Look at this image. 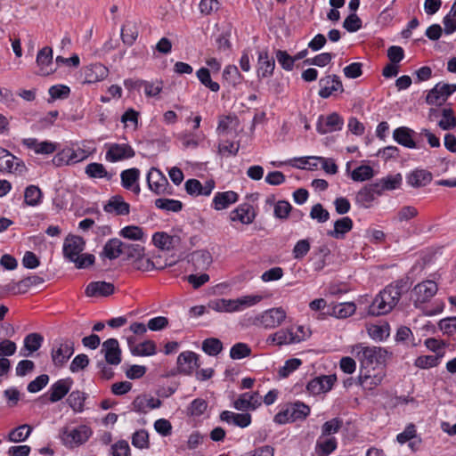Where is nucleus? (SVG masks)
<instances>
[{
  "label": "nucleus",
  "mask_w": 456,
  "mask_h": 456,
  "mask_svg": "<svg viewBox=\"0 0 456 456\" xmlns=\"http://www.w3.org/2000/svg\"><path fill=\"white\" fill-rule=\"evenodd\" d=\"M398 302V294L394 289L385 288L369 306L368 314L372 316L387 314L394 309Z\"/></svg>",
  "instance_id": "nucleus-1"
},
{
  "label": "nucleus",
  "mask_w": 456,
  "mask_h": 456,
  "mask_svg": "<svg viewBox=\"0 0 456 456\" xmlns=\"http://www.w3.org/2000/svg\"><path fill=\"white\" fill-rule=\"evenodd\" d=\"M310 414V407L302 402L289 403L287 408L279 411L274 416V421L278 424L294 422L299 419H305Z\"/></svg>",
  "instance_id": "nucleus-2"
},
{
  "label": "nucleus",
  "mask_w": 456,
  "mask_h": 456,
  "mask_svg": "<svg viewBox=\"0 0 456 456\" xmlns=\"http://www.w3.org/2000/svg\"><path fill=\"white\" fill-rule=\"evenodd\" d=\"M357 357L362 366L368 367L374 363L382 364L386 362L387 351L378 346H364L362 344L355 346Z\"/></svg>",
  "instance_id": "nucleus-3"
},
{
  "label": "nucleus",
  "mask_w": 456,
  "mask_h": 456,
  "mask_svg": "<svg viewBox=\"0 0 456 456\" xmlns=\"http://www.w3.org/2000/svg\"><path fill=\"white\" fill-rule=\"evenodd\" d=\"M85 240L82 237L77 235H69L63 244V255L69 261L76 264L77 268H85L86 262L77 261L80 253L84 250Z\"/></svg>",
  "instance_id": "nucleus-4"
},
{
  "label": "nucleus",
  "mask_w": 456,
  "mask_h": 456,
  "mask_svg": "<svg viewBox=\"0 0 456 456\" xmlns=\"http://www.w3.org/2000/svg\"><path fill=\"white\" fill-rule=\"evenodd\" d=\"M456 92V84L439 82L428 92L426 102L428 105L442 106Z\"/></svg>",
  "instance_id": "nucleus-5"
},
{
  "label": "nucleus",
  "mask_w": 456,
  "mask_h": 456,
  "mask_svg": "<svg viewBox=\"0 0 456 456\" xmlns=\"http://www.w3.org/2000/svg\"><path fill=\"white\" fill-rule=\"evenodd\" d=\"M92 435V430L87 426L82 425L77 428H64L60 437L66 446L73 447L85 443Z\"/></svg>",
  "instance_id": "nucleus-6"
},
{
  "label": "nucleus",
  "mask_w": 456,
  "mask_h": 456,
  "mask_svg": "<svg viewBox=\"0 0 456 456\" xmlns=\"http://www.w3.org/2000/svg\"><path fill=\"white\" fill-rule=\"evenodd\" d=\"M74 342L70 339H61L58 345L53 347L51 357L55 367H62L74 354Z\"/></svg>",
  "instance_id": "nucleus-7"
},
{
  "label": "nucleus",
  "mask_w": 456,
  "mask_h": 456,
  "mask_svg": "<svg viewBox=\"0 0 456 456\" xmlns=\"http://www.w3.org/2000/svg\"><path fill=\"white\" fill-rule=\"evenodd\" d=\"M319 96L328 99L338 93H343L344 87L340 77L338 75H326L319 80Z\"/></svg>",
  "instance_id": "nucleus-8"
},
{
  "label": "nucleus",
  "mask_w": 456,
  "mask_h": 456,
  "mask_svg": "<svg viewBox=\"0 0 456 456\" xmlns=\"http://www.w3.org/2000/svg\"><path fill=\"white\" fill-rule=\"evenodd\" d=\"M134 150L128 143H111L106 151L105 159L113 163L134 158Z\"/></svg>",
  "instance_id": "nucleus-9"
},
{
  "label": "nucleus",
  "mask_w": 456,
  "mask_h": 456,
  "mask_svg": "<svg viewBox=\"0 0 456 456\" xmlns=\"http://www.w3.org/2000/svg\"><path fill=\"white\" fill-rule=\"evenodd\" d=\"M26 169L24 162L5 149L0 148V171L21 174Z\"/></svg>",
  "instance_id": "nucleus-10"
},
{
  "label": "nucleus",
  "mask_w": 456,
  "mask_h": 456,
  "mask_svg": "<svg viewBox=\"0 0 456 456\" xmlns=\"http://www.w3.org/2000/svg\"><path fill=\"white\" fill-rule=\"evenodd\" d=\"M286 318V312L282 307L272 308L264 312L256 318L265 328H275L279 326Z\"/></svg>",
  "instance_id": "nucleus-11"
},
{
  "label": "nucleus",
  "mask_w": 456,
  "mask_h": 456,
  "mask_svg": "<svg viewBox=\"0 0 456 456\" xmlns=\"http://www.w3.org/2000/svg\"><path fill=\"white\" fill-rule=\"evenodd\" d=\"M53 49L50 46H45L38 51L36 60L39 68L37 75L49 76L56 70L53 67Z\"/></svg>",
  "instance_id": "nucleus-12"
},
{
  "label": "nucleus",
  "mask_w": 456,
  "mask_h": 456,
  "mask_svg": "<svg viewBox=\"0 0 456 456\" xmlns=\"http://www.w3.org/2000/svg\"><path fill=\"white\" fill-rule=\"evenodd\" d=\"M437 292V285L435 281L428 280L417 284L413 288V293L416 296L414 300L415 306L418 304H423L429 301Z\"/></svg>",
  "instance_id": "nucleus-13"
},
{
  "label": "nucleus",
  "mask_w": 456,
  "mask_h": 456,
  "mask_svg": "<svg viewBox=\"0 0 456 456\" xmlns=\"http://www.w3.org/2000/svg\"><path fill=\"white\" fill-rule=\"evenodd\" d=\"M147 183L151 191L157 195L164 194L168 186L167 177L156 167H151L148 172Z\"/></svg>",
  "instance_id": "nucleus-14"
},
{
  "label": "nucleus",
  "mask_w": 456,
  "mask_h": 456,
  "mask_svg": "<svg viewBox=\"0 0 456 456\" xmlns=\"http://www.w3.org/2000/svg\"><path fill=\"white\" fill-rule=\"evenodd\" d=\"M343 124V118L337 112H333L326 118L323 116L319 118L317 131L322 134L339 131Z\"/></svg>",
  "instance_id": "nucleus-15"
},
{
  "label": "nucleus",
  "mask_w": 456,
  "mask_h": 456,
  "mask_svg": "<svg viewBox=\"0 0 456 456\" xmlns=\"http://www.w3.org/2000/svg\"><path fill=\"white\" fill-rule=\"evenodd\" d=\"M199 356L191 351L181 353L177 357V369L179 373L190 375L195 368H199Z\"/></svg>",
  "instance_id": "nucleus-16"
},
{
  "label": "nucleus",
  "mask_w": 456,
  "mask_h": 456,
  "mask_svg": "<svg viewBox=\"0 0 456 456\" xmlns=\"http://www.w3.org/2000/svg\"><path fill=\"white\" fill-rule=\"evenodd\" d=\"M184 187L187 193L192 197H207L210 195L215 188V182L214 180H208L204 184H202L199 180L192 178L185 182Z\"/></svg>",
  "instance_id": "nucleus-17"
},
{
  "label": "nucleus",
  "mask_w": 456,
  "mask_h": 456,
  "mask_svg": "<svg viewBox=\"0 0 456 456\" xmlns=\"http://www.w3.org/2000/svg\"><path fill=\"white\" fill-rule=\"evenodd\" d=\"M102 352L105 361L111 365H118L121 362V349L116 338H109L102 343Z\"/></svg>",
  "instance_id": "nucleus-18"
},
{
  "label": "nucleus",
  "mask_w": 456,
  "mask_h": 456,
  "mask_svg": "<svg viewBox=\"0 0 456 456\" xmlns=\"http://www.w3.org/2000/svg\"><path fill=\"white\" fill-rule=\"evenodd\" d=\"M83 75L84 84H93L105 79L109 75V69L102 63H94L85 67Z\"/></svg>",
  "instance_id": "nucleus-19"
},
{
  "label": "nucleus",
  "mask_w": 456,
  "mask_h": 456,
  "mask_svg": "<svg viewBox=\"0 0 456 456\" xmlns=\"http://www.w3.org/2000/svg\"><path fill=\"white\" fill-rule=\"evenodd\" d=\"M73 380L71 378L59 379L53 383L49 390L48 401L50 403H57L63 399L69 392Z\"/></svg>",
  "instance_id": "nucleus-20"
},
{
  "label": "nucleus",
  "mask_w": 456,
  "mask_h": 456,
  "mask_svg": "<svg viewBox=\"0 0 456 456\" xmlns=\"http://www.w3.org/2000/svg\"><path fill=\"white\" fill-rule=\"evenodd\" d=\"M262 396L258 392L244 393L233 403V406L238 411L255 410L261 405Z\"/></svg>",
  "instance_id": "nucleus-21"
},
{
  "label": "nucleus",
  "mask_w": 456,
  "mask_h": 456,
  "mask_svg": "<svg viewBox=\"0 0 456 456\" xmlns=\"http://www.w3.org/2000/svg\"><path fill=\"white\" fill-rule=\"evenodd\" d=\"M401 174L389 175L383 177L377 183L371 184V191L377 194H380L384 191H392L400 187L402 184Z\"/></svg>",
  "instance_id": "nucleus-22"
},
{
  "label": "nucleus",
  "mask_w": 456,
  "mask_h": 456,
  "mask_svg": "<svg viewBox=\"0 0 456 456\" xmlns=\"http://www.w3.org/2000/svg\"><path fill=\"white\" fill-rule=\"evenodd\" d=\"M22 144L28 149L34 151L36 154L49 155L57 150L56 143L48 141L39 142L36 138L23 139Z\"/></svg>",
  "instance_id": "nucleus-23"
},
{
  "label": "nucleus",
  "mask_w": 456,
  "mask_h": 456,
  "mask_svg": "<svg viewBox=\"0 0 456 456\" xmlns=\"http://www.w3.org/2000/svg\"><path fill=\"white\" fill-rule=\"evenodd\" d=\"M121 183L122 186L133 191L135 195H138L140 192V186L138 183L140 177V170L136 167H132L129 169H126L121 172Z\"/></svg>",
  "instance_id": "nucleus-24"
},
{
  "label": "nucleus",
  "mask_w": 456,
  "mask_h": 456,
  "mask_svg": "<svg viewBox=\"0 0 456 456\" xmlns=\"http://www.w3.org/2000/svg\"><path fill=\"white\" fill-rule=\"evenodd\" d=\"M262 296L249 295L237 299H224L225 312L240 311L244 306H251L262 300Z\"/></svg>",
  "instance_id": "nucleus-25"
},
{
  "label": "nucleus",
  "mask_w": 456,
  "mask_h": 456,
  "mask_svg": "<svg viewBox=\"0 0 456 456\" xmlns=\"http://www.w3.org/2000/svg\"><path fill=\"white\" fill-rule=\"evenodd\" d=\"M257 65L258 77H267L273 75L275 61L274 59L269 55L267 50H263L258 53Z\"/></svg>",
  "instance_id": "nucleus-26"
},
{
  "label": "nucleus",
  "mask_w": 456,
  "mask_h": 456,
  "mask_svg": "<svg viewBox=\"0 0 456 456\" xmlns=\"http://www.w3.org/2000/svg\"><path fill=\"white\" fill-rule=\"evenodd\" d=\"M256 213L253 207L244 202L236 209L231 212L230 218L232 221H240L244 224H251L255 218Z\"/></svg>",
  "instance_id": "nucleus-27"
},
{
  "label": "nucleus",
  "mask_w": 456,
  "mask_h": 456,
  "mask_svg": "<svg viewBox=\"0 0 456 456\" xmlns=\"http://www.w3.org/2000/svg\"><path fill=\"white\" fill-rule=\"evenodd\" d=\"M115 287L110 282L106 281H92L86 289L87 297H108L113 294Z\"/></svg>",
  "instance_id": "nucleus-28"
},
{
  "label": "nucleus",
  "mask_w": 456,
  "mask_h": 456,
  "mask_svg": "<svg viewBox=\"0 0 456 456\" xmlns=\"http://www.w3.org/2000/svg\"><path fill=\"white\" fill-rule=\"evenodd\" d=\"M220 419L243 428L251 423V415L247 412L234 413L232 411H224L220 414Z\"/></svg>",
  "instance_id": "nucleus-29"
},
{
  "label": "nucleus",
  "mask_w": 456,
  "mask_h": 456,
  "mask_svg": "<svg viewBox=\"0 0 456 456\" xmlns=\"http://www.w3.org/2000/svg\"><path fill=\"white\" fill-rule=\"evenodd\" d=\"M414 131L406 126H400L394 130L393 138L399 144L409 148L414 149L417 147L416 142L412 139Z\"/></svg>",
  "instance_id": "nucleus-30"
},
{
  "label": "nucleus",
  "mask_w": 456,
  "mask_h": 456,
  "mask_svg": "<svg viewBox=\"0 0 456 456\" xmlns=\"http://www.w3.org/2000/svg\"><path fill=\"white\" fill-rule=\"evenodd\" d=\"M352 229V219L348 216L342 217L334 223V229L332 231H329L328 235L335 239L342 240Z\"/></svg>",
  "instance_id": "nucleus-31"
},
{
  "label": "nucleus",
  "mask_w": 456,
  "mask_h": 456,
  "mask_svg": "<svg viewBox=\"0 0 456 456\" xmlns=\"http://www.w3.org/2000/svg\"><path fill=\"white\" fill-rule=\"evenodd\" d=\"M407 183L412 187H423L432 181V174L424 169H416L407 175Z\"/></svg>",
  "instance_id": "nucleus-32"
},
{
  "label": "nucleus",
  "mask_w": 456,
  "mask_h": 456,
  "mask_svg": "<svg viewBox=\"0 0 456 456\" xmlns=\"http://www.w3.org/2000/svg\"><path fill=\"white\" fill-rule=\"evenodd\" d=\"M125 243L117 238L109 240L103 247L102 256L113 260L123 254Z\"/></svg>",
  "instance_id": "nucleus-33"
},
{
  "label": "nucleus",
  "mask_w": 456,
  "mask_h": 456,
  "mask_svg": "<svg viewBox=\"0 0 456 456\" xmlns=\"http://www.w3.org/2000/svg\"><path fill=\"white\" fill-rule=\"evenodd\" d=\"M304 335L301 337L299 335H295L291 330H280L279 331L275 332L273 335L270 336L269 339L272 340V342L281 346V345H287L291 343L299 342L302 340Z\"/></svg>",
  "instance_id": "nucleus-34"
},
{
  "label": "nucleus",
  "mask_w": 456,
  "mask_h": 456,
  "mask_svg": "<svg viewBox=\"0 0 456 456\" xmlns=\"http://www.w3.org/2000/svg\"><path fill=\"white\" fill-rule=\"evenodd\" d=\"M330 311L328 313L337 318H346L354 314L356 306L353 302L331 304L329 305Z\"/></svg>",
  "instance_id": "nucleus-35"
},
{
  "label": "nucleus",
  "mask_w": 456,
  "mask_h": 456,
  "mask_svg": "<svg viewBox=\"0 0 456 456\" xmlns=\"http://www.w3.org/2000/svg\"><path fill=\"white\" fill-rule=\"evenodd\" d=\"M438 126L443 130H452L456 127V117L451 103L441 110V119L438 121Z\"/></svg>",
  "instance_id": "nucleus-36"
},
{
  "label": "nucleus",
  "mask_w": 456,
  "mask_h": 456,
  "mask_svg": "<svg viewBox=\"0 0 456 456\" xmlns=\"http://www.w3.org/2000/svg\"><path fill=\"white\" fill-rule=\"evenodd\" d=\"M86 399V393L79 390H74L69 395L66 402L74 412H82L84 411Z\"/></svg>",
  "instance_id": "nucleus-37"
},
{
  "label": "nucleus",
  "mask_w": 456,
  "mask_h": 456,
  "mask_svg": "<svg viewBox=\"0 0 456 456\" xmlns=\"http://www.w3.org/2000/svg\"><path fill=\"white\" fill-rule=\"evenodd\" d=\"M44 338L39 333H29L24 338L23 348L28 351V354H22L24 356H28L32 353L37 351L43 343Z\"/></svg>",
  "instance_id": "nucleus-38"
},
{
  "label": "nucleus",
  "mask_w": 456,
  "mask_h": 456,
  "mask_svg": "<svg viewBox=\"0 0 456 456\" xmlns=\"http://www.w3.org/2000/svg\"><path fill=\"white\" fill-rule=\"evenodd\" d=\"M177 237L170 236L167 232H158L152 236L153 244L160 248L169 250L174 247V241Z\"/></svg>",
  "instance_id": "nucleus-39"
},
{
  "label": "nucleus",
  "mask_w": 456,
  "mask_h": 456,
  "mask_svg": "<svg viewBox=\"0 0 456 456\" xmlns=\"http://www.w3.org/2000/svg\"><path fill=\"white\" fill-rule=\"evenodd\" d=\"M138 37V28L135 23L127 21L121 29V38L123 43L132 45Z\"/></svg>",
  "instance_id": "nucleus-40"
},
{
  "label": "nucleus",
  "mask_w": 456,
  "mask_h": 456,
  "mask_svg": "<svg viewBox=\"0 0 456 456\" xmlns=\"http://www.w3.org/2000/svg\"><path fill=\"white\" fill-rule=\"evenodd\" d=\"M103 209L115 216H126L129 214L130 206L126 201H108Z\"/></svg>",
  "instance_id": "nucleus-41"
},
{
  "label": "nucleus",
  "mask_w": 456,
  "mask_h": 456,
  "mask_svg": "<svg viewBox=\"0 0 456 456\" xmlns=\"http://www.w3.org/2000/svg\"><path fill=\"white\" fill-rule=\"evenodd\" d=\"M211 256L208 251L198 250L191 255L190 261L195 266L196 269H204L208 266L211 263Z\"/></svg>",
  "instance_id": "nucleus-42"
},
{
  "label": "nucleus",
  "mask_w": 456,
  "mask_h": 456,
  "mask_svg": "<svg viewBox=\"0 0 456 456\" xmlns=\"http://www.w3.org/2000/svg\"><path fill=\"white\" fill-rule=\"evenodd\" d=\"M383 379V377L380 375H370L367 373H362L361 370L360 375L356 379L357 385L362 386L368 389H372L373 387L379 386Z\"/></svg>",
  "instance_id": "nucleus-43"
},
{
  "label": "nucleus",
  "mask_w": 456,
  "mask_h": 456,
  "mask_svg": "<svg viewBox=\"0 0 456 456\" xmlns=\"http://www.w3.org/2000/svg\"><path fill=\"white\" fill-rule=\"evenodd\" d=\"M32 428L27 424L12 429L8 435V440L13 443L25 441L30 435Z\"/></svg>",
  "instance_id": "nucleus-44"
},
{
  "label": "nucleus",
  "mask_w": 456,
  "mask_h": 456,
  "mask_svg": "<svg viewBox=\"0 0 456 456\" xmlns=\"http://www.w3.org/2000/svg\"><path fill=\"white\" fill-rule=\"evenodd\" d=\"M156 354V344L152 340H146L135 347H132V354L137 356H151Z\"/></svg>",
  "instance_id": "nucleus-45"
},
{
  "label": "nucleus",
  "mask_w": 456,
  "mask_h": 456,
  "mask_svg": "<svg viewBox=\"0 0 456 456\" xmlns=\"http://www.w3.org/2000/svg\"><path fill=\"white\" fill-rule=\"evenodd\" d=\"M196 75L200 83L209 88L212 92L219 91L220 86L218 83L212 81L208 69L200 68L197 70Z\"/></svg>",
  "instance_id": "nucleus-46"
},
{
  "label": "nucleus",
  "mask_w": 456,
  "mask_h": 456,
  "mask_svg": "<svg viewBox=\"0 0 456 456\" xmlns=\"http://www.w3.org/2000/svg\"><path fill=\"white\" fill-rule=\"evenodd\" d=\"M43 282H44V279L40 276H37V275L28 276V277L22 279L21 281H20L17 283L7 285L6 290L14 291L15 287L24 286V289L22 290V292H26L29 287H31L33 285L42 284Z\"/></svg>",
  "instance_id": "nucleus-47"
},
{
  "label": "nucleus",
  "mask_w": 456,
  "mask_h": 456,
  "mask_svg": "<svg viewBox=\"0 0 456 456\" xmlns=\"http://www.w3.org/2000/svg\"><path fill=\"white\" fill-rule=\"evenodd\" d=\"M202 350L211 356H216L223 350V344L216 338H206L202 343Z\"/></svg>",
  "instance_id": "nucleus-48"
},
{
  "label": "nucleus",
  "mask_w": 456,
  "mask_h": 456,
  "mask_svg": "<svg viewBox=\"0 0 456 456\" xmlns=\"http://www.w3.org/2000/svg\"><path fill=\"white\" fill-rule=\"evenodd\" d=\"M442 357L443 354H437L436 355H421L415 360L414 364L420 369L435 367L439 364Z\"/></svg>",
  "instance_id": "nucleus-49"
},
{
  "label": "nucleus",
  "mask_w": 456,
  "mask_h": 456,
  "mask_svg": "<svg viewBox=\"0 0 456 456\" xmlns=\"http://www.w3.org/2000/svg\"><path fill=\"white\" fill-rule=\"evenodd\" d=\"M337 448V441L330 437L323 442L318 441L315 447L317 456H328Z\"/></svg>",
  "instance_id": "nucleus-50"
},
{
  "label": "nucleus",
  "mask_w": 456,
  "mask_h": 456,
  "mask_svg": "<svg viewBox=\"0 0 456 456\" xmlns=\"http://www.w3.org/2000/svg\"><path fill=\"white\" fill-rule=\"evenodd\" d=\"M223 77L232 86L240 84L242 79V77L235 65L226 66L223 72Z\"/></svg>",
  "instance_id": "nucleus-51"
},
{
  "label": "nucleus",
  "mask_w": 456,
  "mask_h": 456,
  "mask_svg": "<svg viewBox=\"0 0 456 456\" xmlns=\"http://www.w3.org/2000/svg\"><path fill=\"white\" fill-rule=\"evenodd\" d=\"M250 354L251 348L245 343H237L230 350V357L234 360L245 358Z\"/></svg>",
  "instance_id": "nucleus-52"
},
{
  "label": "nucleus",
  "mask_w": 456,
  "mask_h": 456,
  "mask_svg": "<svg viewBox=\"0 0 456 456\" xmlns=\"http://www.w3.org/2000/svg\"><path fill=\"white\" fill-rule=\"evenodd\" d=\"M132 444L139 449L148 448L150 445L148 432L144 429L134 432L132 436Z\"/></svg>",
  "instance_id": "nucleus-53"
},
{
  "label": "nucleus",
  "mask_w": 456,
  "mask_h": 456,
  "mask_svg": "<svg viewBox=\"0 0 456 456\" xmlns=\"http://www.w3.org/2000/svg\"><path fill=\"white\" fill-rule=\"evenodd\" d=\"M123 254H125L127 259H133L134 261L143 256L144 248L140 244L125 243Z\"/></svg>",
  "instance_id": "nucleus-54"
},
{
  "label": "nucleus",
  "mask_w": 456,
  "mask_h": 456,
  "mask_svg": "<svg viewBox=\"0 0 456 456\" xmlns=\"http://www.w3.org/2000/svg\"><path fill=\"white\" fill-rule=\"evenodd\" d=\"M86 173L92 178H103L108 175V172L104 166L101 163H90L86 167Z\"/></svg>",
  "instance_id": "nucleus-55"
},
{
  "label": "nucleus",
  "mask_w": 456,
  "mask_h": 456,
  "mask_svg": "<svg viewBox=\"0 0 456 456\" xmlns=\"http://www.w3.org/2000/svg\"><path fill=\"white\" fill-rule=\"evenodd\" d=\"M343 426L342 419L334 418L329 421H326L322 427V436H326L332 434H336Z\"/></svg>",
  "instance_id": "nucleus-56"
},
{
  "label": "nucleus",
  "mask_w": 456,
  "mask_h": 456,
  "mask_svg": "<svg viewBox=\"0 0 456 456\" xmlns=\"http://www.w3.org/2000/svg\"><path fill=\"white\" fill-rule=\"evenodd\" d=\"M373 175V169L370 166H360L352 172V179L354 181H366Z\"/></svg>",
  "instance_id": "nucleus-57"
},
{
  "label": "nucleus",
  "mask_w": 456,
  "mask_h": 456,
  "mask_svg": "<svg viewBox=\"0 0 456 456\" xmlns=\"http://www.w3.org/2000/svg\"><path fill=\"white\" fill-rule=\"evenodd\" d=\"M119 234H120V236H122L124 238H126L129 240H142L143 237V232H142V228H140L138 226H134V225L124 227L120 231Z\"/></svg>",
  "instance_id": "nucleus-58"
},
{
  "label": "nucleus",
  "mask_w": 456,
  "mask_h": 456,
  "mask_svg": "<svg viewBox=\"0 0 456 456\" xmlns=\"http://www.w3.org/2000/svg\"><path fill=\"white\" fill-rule=\"evenodd\" d=\"M439 329L448 336L456 334V317H447L440 320Z\"/></svg>",
  "instance_id": "nucleus-59"
},
{
  "label": "nucleus",
  "mask_w": 456,
  "mask_h": 456,
  "mask_svg": "<svg viewBox=\"0 0 456 456\" xmlns=\"http://www.w3.org/2000/svg\"><path fill=\"white\" fill-rule=\"evenodd\" d=\"M49 382V376L47 374H41L34 380L28 383V391L29 393H37L42 390Z\"/></svg>",
  "instance_id": "nucleus-60"
},
{
  "label": "nucleus",
  "mask_w": 456,
  "mask_h": 456,
  "mask_svg": "<svg viewBox=\"0 0 456 456\" xmlns=\"http://www.w3.org/2000/svg\"><path fill=\"white\" fill-rule=\"evenodd\" d=\"M208 403L201 398L193 400L188 407V413L191 416H200L207 410Z\"/></svg>",
  "instance_id": "nucleus-61"
},
{
  "label": "nucleus",
  "mask_w": 456,
  "mask_h": 456,
  "mask_svg": "<svg viewBox=\"0 0 456 456\" xmlns=\"http://www.w3.org/2000/svg\"><path fill=\"white\" fill-rule=\"evenodd\" d=\"M302 364V361L297 358H291L285 362L283 367L279 370L281 378H287L292 371L296 370Z\"/></svg>",
  "instance_id": "nucleus-62"
},
{
  "label": "nucleus",
  "mask_w": 456,
  "mask_h": 456,
  "mask_svg": "<svg viewBox=\"0 0 456 456\" xmlns=\"http://www.w3.org/2000/svg\"><path fill=\"white\" fill-rule=\"evenodd\" d=\"M343 27L348 32H355L362 28V20L355 13H351L345 19Z\"/></svg>",
  "instance_id": "nucleus-63"
},
{
  "label": "nucleus",
  "mask_w": 456,
  "mask_h": 456,
  "mask_svg": "<svg viewBox=\"0 0 456 456\" xmlns=\"http://www.w3.org/2000/svg\"><path fill=\"white\" fill-rule=\"evenodd\" d=\"M276 59L284 69L291 70L293 69L295 64L293 57L286 51L278 50L276 52Z\"/></svg>",
  "instance_id": "nucleus-64"
}]
</instances>
